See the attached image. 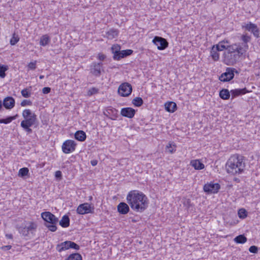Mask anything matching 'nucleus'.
<instances>
[{"instance_id":"36","label":"nucleus","mask_w":260,"mask_h":260,"mask_svg":"<svg viewBox=\"0 0 260 260\" xmlns=\"http://www.w3.org/2000/svg\"><path fill=\"white\" fill-rule=\"evenodd\" d=\"M238 214L239 218L242 219H244L247 216V212L243 208L239 210Z\"/></svg>"},{"instance_id":"30","label":"nucleus","mask_w":260,"mask_h":260,"mask_svg":"<svg viewBox=\"0 0 260 260\" xmlns=\"http://www.w3.org/2000/svg\"><path fill=\"white\" fill-rule=\"evenodd\" d=\"M120 50V46L117 44L113 45L111 47V51L113 54V58L115 59V57L116 54H118Z\"/></svg>"},{"instance_id":"11","label":"nucleus","mask_w":260,"mask_h":260,"mask_svg":"<svg viewBox=\"0 0 260 260\" xmlns=\"http://www.w3.org/2000/svg\"><path fill=\"white\" fill-rule=\"evenodd\" d=\"M94 210L93 207L88 203H84L80 205L77 209V212L79 214H85L92 213Z\"/></svg>"},{"instance_id":"41","label":"nucleus","mask_w":260,"mask_h":260,"mask_svg":"<svg viewBox=\"0 0 260 260\" xmlns=\"http://www.w3.org/2000/svg\"><path fill=\"white\" fill-rule=\"evenodd\" d=\"M7 70V68L4 66H0V77L4 78L6 76L5 71Z\"/></svg>"},{"instance_id":"31","label":"nucleus","mask_w":260,"mask_h":260,"mask_svg":"<svg viewBox=\"0 0 260 260\" xmlns=\"http://www.w3.org/2000/svg\"><path fill=\"white\" fill-rule=\"evenodd\" d=\"M17 116H18V115L16 114L15 116H10L6 119H0V123H5V124L9 123L11 122L12 120H15L17 118Z\"/></svg>"},{"instance_id":"49","label":"nucleus","mask_w":260,"mask_h":260,"mask_svg":"<svg viewBox=\"0 0 260 260\" xmlns=\"http://www.w3.org/2000/svg\"><path fill=\"white\" fill-rule=\"evenodd\" d=\"M55 176L56 178H61V171H57L55 172Z\"/></svg>"},{"instance_id":"26","label":"nucleus","mask_w":260,"mask_h":260,"mask_svg":"<svg viewBox=\"0 0 260 260\" xmlns=\"http://www.w3.org/2000/svg\"><path fill=\"white\" fill-rule=\"evenodd\" d=\"M117 30L115 29H110L109 31L106 32L105 37L107 38L108 39L112 40L117 37Z\"/></svg>"},{"instance_id":"43","label":"nucleus","mask_w":260,"mask_h":260,"mask_svg":"<svg viewBox=\"0 0 260 260\" xmlns=\"http://www.w3.org/2000/svg\"><path fill=\"white\" fill-rule=\"evenodd\" d=\"M249 251L251 253H256L258 252V248L256 246H251L249 248Z\"/></svg>"},{"instance_id":"14","label":"nucleus","mask_w":260,"mask_h":260,"mask_svg":"<svg viewBox=\"0 0 260 260\" xmlns=\"http://www.w3.org/2000/svg\"><path fill=\"white\" fill-rule=\"evenodd\" d=\"M243 27H244L247 30L251 31L255 37H259V29L256 24L250 22L245 26H243Z\"/></svg>"},{"instance_id":"17","label":"nucleus","mask_w":260,"mask_h":260,"mask_svg":"<svg viewBox=\"0 0 260 260\" xmlns=\"http://www.w3.org/2000/svg\"><path fill=\"white\" fill-rule=\"evenodd\" d=\"M3 105L6 109H11L14 107L15 100L12 97H7L4 100Z\"/></svg>"},{"instance_id":"38","label":"nucleus","mask_w":260,"mask_h":260,"mask_svg":"<svg viewBox=\"0 0 260 260\" xmlns=\"http://www.w3.org/2000/svg\"><path fill=\"white\" fill-rule=\"evenodd\" d=\"M124 50H122L120 51H119L118 54L116 55V56L115 57V60H120L121 58H123L124 57L126 56V54H125L124 53Z\"/></svg>"},{"instance_id":"16","label":"nucleus","mask_w":260,"mask_h":260,"mask_svg":"<svg viewBox=\"0 0 260 260\" xmlns=\"http://www.w3.org/2000/svg\"><path fill=\"white\" fill-rule=\"evenodd\" d=\"M120 114L124 117L131 118L135 114V110L132 108H124L121 110Z\"/></svg>"},{"instance_id":"27","label":"nucleus","mask_w":260,"mask_h":260,"mask_svg":"<svg viewBox=\"0 0 260 260\" xmlns=\"http://www.w3.org/2000/svg\"><path fill=\"white\" fill-rule=\"evenodd\" d=\"M59 224L63 228H67L70 225V219L67 215H64L59 221Z\"/></svg>"},{"instance_id":"5","label":"nucleus","mask_w":260,"mask_h":260,"mask_svg":"<svg viewBox=\"0 0 260 260\" xmlns=\"http://www.w3.org/2000/svg\"><path fill=\"white\" fill-rule=\"evenodd\" d=\"M42 218L46 222L45 225L51 232L57 230L56 224L58 222V218L50 212H44L41 214Z\"/></svg>"},{"instance_id":"56","label":"nucleus","mask_w":260,"mask_h":260,"mask_svg":"<svg viewBox=\"0 0 260 260\" xmlns=\"http://www.w3.org/2000/svg\"><path fill=\"white\" fill-rule=\"evenodd\" d=\"M2 108V102L1 101H0V110Z\"/></svg>"},{"instance_id":"8","label":"nucleus","mask_w":260,"mask_h":260,"mask_svg":"<svg viewBox=\"0 0 260 260\" xmlns=\"http://www.w3.org/2000/svg\"><path fill=\"white\" fill-rule=\"evenodd\" d=\"M132 91V85L127 83H122L118 87V92L122 96H128Z\"/></svg>"},{"instance_id":"37","label":"nucleus","mask_w":260,"mask_h":260,"mask_svg":"<svg viewBox=\"0 0 260 260\" xmlns=\"http://www.w3.org/2000/svg\"><path fill=\"white\" fill-rule=\"evenodd\" d=\"M99 92V89L95 87H92L89 89L87 92L88 96H91L92 95L96 94Z\"/></svg>"},{"instance_id":"46","label":"nucleus","mask_w":260,"mask_h":260,"mask_svg":"<svg viewBox=\"0 0 260 260\" xmlns=\"http://www.w3.org/2000/svg\"><path fill=\"white\" fill-rule=\"evenodd\" d=\"M51 88L50 87H44L42 89L43 93L44 94H47L50 92Z\"/></svg>"},{"instance_id":"25","label":"nucleus","mask_w":260,"mask_h":260,"mask_svg":"<svg viewBox=\"0 0 260 260\" xmlns=\"http://www.w3.org/2000/svg\"><path fill=\"white\" fill-rule=\"evenodd\" d=\"M75 138L79 141H84L86 138V134L82 131H78L75 134Z\"/></svg>"},{"instance_id":"45","label":"nucleus","mask_w":260,"mask_h":260,"mask_svg":"<svg viewBox=\"0 0 260 260\" xmlns=\"http://www.w3.org/2000/svg\"><path fill=\"white\" fill-rule=\"evenodd\" d=\"M31 104V102L28 100H24L21 103V106H25L26 105H30Z\"/></svg>"},{"instance_id":"6","label":"nucleus","mask_w":260,"mask_h":260,"mask_svg":"<svg viewBox=\"0 0 260 260\" xmlns=\"http://www.w3.org/2000/svg\"><path fill=\"white\" fill-rule=\"evenodd\" d=\"M37 224L33 222H29L26 225L22 228L20 230V233L25 237L30 238L34 235L37 229Z\"/></svg>"},{"instance_id":"29","label":"nucleus","mask_w":260,"mask_h":260,"mask_svg":"<svg viewBox=\"0 0 260 260\" xmlns=\"http://www.w3.org/2000/svg\"><path fill=\"white\" fill-rule=\"evenodd\" d=\"M234 240L237 243L243 244L247 241V238L244 235H240L235 237Z\"/></svg>"},{"instance_id":"39","label":"nucleus","mask_w":260,"mask_h":260,"mask_svg":"<svg viewBox=\"0 0 260 260\" xmlns=\"http://www.w3.org/2000/svg\"><path fill=\"white\" fill-rule=\"evenodd\" d=\"M19 38L18 36H16L15 34H14L10 40V44L12 45H14L19 41Z\"/></svg>"},{"instance_id":"9","label":"nucleus","mask_w":260,"mask_h":260,"mask_svg":"<svg viewBox=\"0 0 260 260\" xmlns=\"http://www.w3.org/2000/svg\"><path fill=\"white\" fill-rule=\"evenodd\" d=\"M152 42L159 50H164L168 46V42L166 39L160 37L155 36L153 39Z\"/></svg>"},{"instance_id":"53","label":"nucleus","mask_w":260,"mask_h":260,"mask_svg":"<svg viewBox=\"0 0 260 260\" xmlns=\"http://www.w3.org/2000/svg\"><path fill=\"white\" fill-rule=\"evenodd\" d=\"M6 236L9 239H12L13 237L12 235L11 234L10 235H6Z\"/></svg>"},{"instance_id":"51","label":"nucleus","mask_w":260,"mask_h":260,"mask_svg":"<svg viewBox=\"0 0 260 260\" xmlns=\"http://www.w3.org/2000/svg\"><path fill=\"white\" fill-rule=\"evenodd\" d=\"M98 161L96 160H93L91 161V164L93 166H95L97 165Z\"/></svg>"},{"instance_id":"35","label":"nucleus","mask_w":260,"mask_h":260,"mask_svg":"<svg viewBox=\"0 0 260 260\" xmlns=\"http://www.w3.org/2000/svg\"><path fill=\"white\" fill-rule=\"evenodd\" d=\"M29 170L27 168H22L19 171L18 175L20 177H24L27 175Z\"/></svg>"},{"instance_id":"18","label":"nucleus","mask_w":260,"mask_h":260,"mask_svg":"<svg viewBox=\"0 0 260 260\" xmlns=\"http://www.w3.org/2000/svg\"><path fill=\"white\" fill-rule=\"evenodd\" d=\"M117 210L120 214H125L128 213L129 208L125 203L121 202L118 205Z\"/></svg>"},{"instance_id":"55","label":"nucleus","mask_w":260,"mask_h":260,"mask_svg":"<svg viewBox=\"0 0 260 260\" xmlns=\"http://www.w3.org/2000/svg\"><path fill=\"white\" fill-rule=\"evenodd\" d=\"M44 76L43 75H40V77H39V78L40 79H42L44 78Z\"/></svg>"},{"instance_id":"12","label":"nucleus","mask_w":260,"mask_h":260,"mask_svg":"<svg viewBox=\"0 0 260 260\" xmlns=\"http://www.w3.org/2000/svg\"><path fill=\"white\" fill-rule=\"evenodd\" d=\"M219 189L220 185L218 183L210 182L204 186V191L208 194L217 193Z\"/></svg>"},{"instance_id":"15","label":"nucleus","mask_w":260,"mask_h":260,"mask_svg":"<svg viewBox=\"0 0 260 260\" xmlns=\"http://www.w3.org/2000/svg\"><path fill=\"white\" fill-rule=\"evenodd\" d=\"M102 63H92L91 66L90 72L95 76H100L101 73Z\"/></svg>"},{"instance_id":"10","label":"nucleus","mask_w":260,"mask_h":260,"mask_svg":"<svg viewBox=\"0 0 260 260\" xmlns=\"http://www.w3.org/2000/svg\"><path fill=\"white\" fill-rule=\"evenodd\" d=\"M76 146V144L74 141L67 140L62 144V151L66 154L70 153L75 150Z\"/></svg>"},{"instance_id":"21","label":"nucleus","mask_w":260,"mask_h":260,"mask_svg":"<svg viewBox=\"0 0 260 260\" xmlns=\"http://www.w3.org/2000/svg\"><path fill=\"white\" fill-rule=\"evenodd\" d=\"M69 241H66L58 244L56 246V249L58 252H61L70 248Z\"/></svg>"},{"instance_id":"40","label":"nucleus","mask_w":260,"mask_h":260,"mask_svg":"<svg viewBox=\"0 0 260 260\" xmlns=\"http://www.w3.org/2000/svg\"><path fill=\"white\" fill-rule=\"evenodd\" d=\"M69 242H70V243H69L70 248H73V249H74L75 250H79V249L80 246L78 245H77L76 243H75L74 242H72V241H69Z\"/></svg>"},{"instance_id":"7","label":"nucleus","mask_w":260,"mask_h":260,"mask_svg":"<svg viewBox=\"0 0 260 260\" xmlns=\"http://www.w3.org/2000/svg\"><path fill=\"white\" fill-rule=\"evenodd\" d=\"M235 73L238 74L236 69L233 68H227L225 72L222 73L219 77V80L223 82L230 81L233 79Z\"/></svg>"},{"instance_id":"2","label":"nucleus","mask_w":260,"mask_h":260,"mask_svg":"<svg viewBox=\"0 0 260 260\" xmlns=\"http://www.w3.org/2000/svg\"><path fill=\"white\" fill-rule=\"evenodd\" d=\"M243 50L244 49L238 47L237 43L228 45L227 50L223 54V62L228 66L234 65L245 53Z\"/></svg>"},{"instance_id":"32","label":"nucleus","mask_w":260,"mask_h":260,"mask_svg":"<svg viewBox=\"0 0 260 260\" xmlns=\"http://www.w3.org/2000/svg\"><path fill=\"white\" fill-rule=\"evenodd\" d=\"M67 260H82V256L79 253H73L71 254Z\"/></svg>"},{"instance_id":"3","label":"nucleus","mask_w":260,"mask_h":260,"mask_svg":"<svg viewBox=\"0 0 260 260\" xmlns=\"http://www.w3.org/2000/svg\"><path fill=\"white\" fill-rule=\"evenodd\" d=\"M245 164L243 157L238 155L231 156L226 164V169L228 173L233 175L239 174L243 172Z\"/></svg>"},{"instance_id":"52","label":"nucleus","mask_w":260,"mask_h":260,"mask_svg":"<svg viewBox=\"0 0 260 260\" xmlns=\"http://www.w3.org/2000/svg\"><path fill=\"white\" fill-rule=\"evenodd\" d=\"M220 42L224 45H225V44H230V42L228 40H223Z\"/></svg>"},{"instance_id":"42","label":"nucleus","mask_w":260,"mask_h":260,"mask_svg":"<svg viewBox=\"0 0 260 260\" xmlns=\"http://www.w3.org/2000/svg\"><path fill=\"white\" fill-rule=\"evenodd\" d=\"M21 94L24 98H28L30 96V93L29 92L27 89H24L21 90Z\"/></svg>"},{"instance_id":"24","label":"nucleus","mask_w":260,"mask_h":260,"mask_svg":"<svg viewBox=\"0 0 260 260\" xmlns=\"http://www.w3.org/2000/svg\"><path fill=\"white\" fill-rule=\"evenodd\" d=\"M219 50L216 49L215 47L212 46L210 51V56L213 60L217 61L219 58Z\"/></svg>"},{"instance_id":"20","label":"nucleus","mask_w":260,"mask_h":260,"mask_svg":"<svg viewBox=\"0 0 260 260\" xmlns=\"http://www.w3.org/2000/svg\"><path fill=\"white\" fill-rule=\"evenodd\" d=\"M190 165L196 170H202L205 167L204 165L199 159L191 160Z\"/></svg>"},{"instance_id":"1","label":"nucleus","mask_w":260,"mask_h":260,"mask_svg":"<svg viewBox=\"0 0 260 260\" xmlns=\"http://www.w3.org/2000/svg\"><path fill=\"white\" fill-rule=\"evenodd\" d=\"M127 202L134 210L142 212L148 207L147 197L142 192L133 190L129 192L126 197Z\"/></svg>"},{"instance_id":"50","label":"nucleus","mask_w":260,"mask_h":260,"mask_svg":"<svg viewBox=\"0 0 260 260\" xmlns=\"http://www.w3.org/2000/svg\"><path fill=\"white\" fill-rule=\"evenodd\" d=\"M12 246L11 245H7L5 246H3L2 247V249L6 250H9L11 248Z\"/></svg>"},{"instance_id":"48","label":"nucleus","mask_w":260,"mask_h":260,"mask_svg":"<svg viewBox=\"0 0 260 260\" xmlns=\"http://www.w3.org/2000/svg\"><path fill=\"white\" fill-rule=\"evenodd\" d=\"M124 53L125 54H126V56H127L128 55H131L133 53V50H132L131 49L125 50Z\"/></svg>"},{"instance_id":"57","label":"nucleus","mask_w":260,"mask_h":260,"mask_svg":"<svg viewBox=\"0 0 260 260\" xmlns=\"http://www.w3.org/2000/svg\"><path fill=\"white\" fill-rule=\"evenodd\" d=\"M169 151L170 152V153H173V150L172 149H170L169 150Z\"/></svg>"},{"instance_id":"13","label":"nucleus","mask_w":260,"mask_h":260,"mask_svg":"<svg viewBox=\"0 0 260 260\" xmlns=\"http://www.w3.org/2000/svg\"><path fill=\"white\" fill-rule=\"evenodd\" d=\"M241 40L243 42L242 45H240L239 43L237 44H238V47L244 49L243 51L245 53L249 48L247 43L250 41L251 37L247 34L243 35L241 36Z\"/></svg>"},{"instance_id":"19","label":"nucleus","mask_w":260,"mask_h":260,"mask_svg":"<svg viewBox=\"0 0 260 260\" xmlns=\"http://www.w3.org/2000/svg\"><path fill=\"white\" fill-rule=\"evenodd\" d=\"M247 92L248 91L245 88L242 89H235L231 91L232 98H234L240 95L244 94Z\"/></svg>"},{"instance_id":"22","label":"nucleus","mask_w":260,"mask_h":260,"mask_svg":"<svg viewBox=\"0 0 260 260\" xmlns=\"http://www.w3.org/2000/svg\"><path fill=\"white\" fill-rule=\"evenodd\" d=\"M177 108V105L173 102H168L165 104V109L169 112H174Z\"/></svg>"},{"instance_id":"28","label":"nucleus","mask_w":260,"mask_h":260,"mask_svg":"<svg viewBox=\"0 0 260 260\" xmlns=\"http://www.w3.org/2000/svg\"><path fill=\"white\" fill-rule=\"evenodd\" d=\"M219 96L223 100H228L230 97V93L227 89H223L219 92Z\"/></svg>"},{"instance_id":"54","label":"nucleus","mask_w":260,"mask_h":260,"mask_svg":"<svg viewBox=\"0 0 260 260\" xmlns=\"http://www.w3.org/2000/svg\"><path fill=\"white\" fill-rule=\"evenodd\" d=\"M167 148L168 149H169L170 148H171V144H169V145L167 146Z\"/></svg>"},{"instance_id":"47","label":"nucleus","mask_w":260,"mask_h":260,"mask_svg":"<svg viewBox=\"0 0 260 260\" xmlns=\"http://www.w3.org/2000/svg\"><path fill=\"white\" fill-rule=\"evenodd\" d=\"M105 57H106L105 55L103 54L99 53L98 54V58L100 60H104L105 59Z\"/></svg>"},{"instance_id":"34","label":"nucleus","mask_w":260,"mask_h":260,"mask_svg":"<svg viewBox=\"0 0 260 260\" xmlns=\"http://www.w3.org/2000/svg\"><path fill=\"white\" fill-rule=\"evenodd\" d=\"M132 103L135 106L140 107L143 104V101L142 98L137 97L133 99Z\"/></svg>"},{"instance_id":"44","label":"nucleus","mask_w":260,"mask_h":260,"mask_svg":"<svg viewBox=\"0 0 260 260\" xmlns=\"http://www.w3.org/2000/svg\"><path fill=\"white\" fill-rule=\"evenodd\" d=\"M28 68L30 70H35L36 68V61L30 62L28 64Z\"/></svg>"},{"instance_id":"33","label":"nucleus","mask_w":260,"mask_h":260,"mask_svg":"<svg viewBox=\"0 0 260 260\" xmlns=\"http://www.w3.org/2000/svg\"><path fill=\"white\" fill-rule=\"evenodd\" d=\"M213 46L215 47L216 49L219 50V51H222L224 49L227 50V48H228V45L226 46L221 43V42H219L217 44L213 45Z\"/></svg>"},{"instance_id":"23","label":"nucleus","mask_w":260,"mask_h":260,"mask_svg":"<svg viewBox=\"0 0 260 260\" xmlns=\"http://www.w3.org/2000/svg\"><path fill=\"white\" fill-rule=\"evenodd\" d=\"M50 42V38L48 35H44L41 38L40 40V45L41 46H45L49 44Z\"/></svg>"},{"instance_id":"4","label":"nucleus","mask_w":260,"mask_h":260,"mask_svg":"<svg viewBox=\"0 0 260 260\" xmlns=\"http://www.w3.org/2000/svg\"><path fill=\"white\" fill-rule=\"evenodd\" d=\"M22 116L24 119L21 121L20 125L28 134H31L32 131L30 127L36 122L37 116L29 109H25L22 112Z\"/></svg>"}]
</instances>
